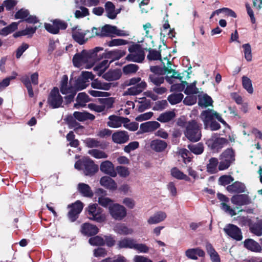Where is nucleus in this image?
<instances>
[{
  "label": "nucleus",
  "mask_w": 262,
  "mask_h": 262,
  "mask_svg": "<svg viewBox=\"0 0 262 262\" xmlns=\"http://www.w3.org/2000/svg\"><path fill=\"white\" fill-rule=\"evenodd\" d=\"M75 169L82 171L85 176H92L98 171V166L89 157H84L74 165Z\"/></svg>",
  "instance_id": "f03ea898"
},
{
  "label": "nucleus",
  "mask_w": 262,
  "mask_h": 262,
  "mask_svg": "<svg viewBox=\"0 0 262 262\" xmlns=\"http://www.w3.org/2000/svg\"><path fill=\"white\" fill-rule=\"evenodd\" d=\"M60 90L61 93L65 95L68 94L75 90L74 86H70L68 85V77L67 75H63L62 77Z\"/></svg>",
  "instance_id": "c756f323"
},
{
  "label": "nucleus",
  "mask_w": 262,
  "mask_h": 262,
  "mask_svg": "<svg viewBox=\"0 0 262 262\" xmlns=\"http://www.w3.org/2000/svg\"><path fill=\"white\" fill-rule=\"evenodd\" d=\"M167 217V214L163 211H158L150 216L147 221L149 225L157 224L163 222Z\"/></svg>",
  "instance_id": "aec40b11"
},
{
  "label": "nucleus",
  "mask_w": 262,
  "mask_h": 262,
  "mask_svg": "<svg viewBox=\"0 0 262 262\" xmlns=\"http://www.w3.org/2000/svg\"><path fill=\"white\" fill-rule=\"evenodd\" d=\"M100 169L103 173L110 175L111 177H115L117 176L114 165L110 161L106 160L101 162L100 165Z\"/></svg>",
  "instance_id": "2eb2a0df"
},
{
  "label": "nucleus",
  "mask_w": 262,
  "mask_h": 262,
  "mask_svg": "<svg viewBox=\"0 0 262 262\" xmlns=\"http://www.w3.org/2000/svg\"><path fill=\"white\" fill-rule=\"evenodd\" d=\"M89 242L92 246H101L104 244V238L99 236L91 237Z\"/></svg>",
  "instance_id": "052dcab7"
},
{
  "label": "nucleus",
  "mask_w": 262,
  "mask_h": 262,
  "mask_svg": "<svg viewBox=\"0 0 262 262\" xmlns=\"http://www.w3.org/2000/svg\"><path fill=\"white\" fill-rule=\"evenodd\" d=\"M171 174L173 177L179 180H189V178L187 175L185 174L176 167L172 168L171 169Z\"/></svg>",
  "instance_id": "c03bdc74"
},
{
  "label": "nucleus",
  "mask_w": 262,
  "mask_h": 262,
  "mask_svg": "<svg viewBox=\"0 0 262 262\" xmlns=\"http://www.w3.org/2000/svg\"><path fill=\"white\" fill-rule=\"evenodd\" d=\"M81 231L84 235L91 236L96 234L99 231V229L95 225L84 223L81 226Z\"/></svg>",
  "instance_id": "412c9836"
},
{
  "label": "nucleus",
  "mask_w": 262,
  "mask_h": 262,
  "mask_svg": "<svg viewBox=\"0 0 262 262\" xmlns=\"http://www.w3.org/2000/svg\"><path fill=\"white\" fill-rule=\"evenodd\" d=\"M147 86L146 82L141 81L136 85L128 88L124 92V95H137L142 92Z\"/></svg>",
  "instance_id": "f3484780"
},
{
  "label": "nucleus",
  "mask_w": 262,
  "mask_h": 262,
  "mask_svg": "<svg viewBox=\"0 0 262 262\" xmlns=\"http://www.w3.org/2000/svg\"><path fill=\"white\" fill-rule=\"evenodd\" d=\"M159 75H160L151 74L149 76V79L155 85H160L164 82V78L162 76H160Z\"/></svg>",
  "instance_id": "bf43d9fd"
},
{
  "label": "nucleus",
  "mask_w": 262,
  "mask_h": 262,
  "mask_svg": "<svg viewBox=\"0 0 262 262\" xmlns=\"http://www.w3.org/2000/svg\"><path fill=\"white\" fill-rule=\"evenodd\" d=\"M108 212L111 217L116 221H121L127 215L126 208L118 203H114L108 207Z\"/></svg>",
  "instance_id": "39448f33"
},
{
  "label": "nucleus",
  "mask_w": 262,
  "mask_h": 262,
  "mask_svg": "<svg viewBox=\"0 0 262 262\" xmlns=\"http://www.w3.org/2000/svg\"><path fill=\"white\" fill-rule=\"evenodd\" d=\"M160 126V124L157 121H148L141 123L137 134L152 132L158 129Z\"/></svg>",
  "instance_id": "ddd939ff"
},
{
  "label": "nucleus",
  "mask_w": 262,
  "mask_h": 262,
  "mask_svg": "<svg viewBox=\"0 0 262 262\" xmlns=\"http://www.w3.org/2000/svg\"><path fill=\"white\" fill-rule=\"evenodd\" d=\"M99 101L104 107V110H105V108H110L112 107L114 102V99L112 97H110L107 98L100 99Z\"/></svg>",
  "instance_id": "0e129e2a"
},
{
  "label": "nucleus",
  "mask_w": 262,
  "mask_h": 262,
  "mask_svg": "<svg viewBox=\"0 0 262 262\" xmlns=\"http://www.w3.org/2000/svg\"><path fill=\"white\" fill-rule=\"evenodd\" d=\"M21 81L26 87L29 96L33 97L34 96V93L29 77L28 76H23L21 78Z\"/></svg>",
  "instance_id": "8fccbe9b"
},
{
  "label": "nucleus",
  "mask_w": 262,
  "mask_h": 262,
  "mask_svg": "<svg viewBox=\"0 0 262 262\" xmlns=\"http://www.w3.org/2000/svg\"><path fill=\"white\" fill-rule=\"evenodd\" d=\"M121 76V72L119 70H110L102 75L103 78L109 81L119 79Z\"/></svg>",
  "instance_id": "7c9ffc66"
},
{
  "label": "nucleus",
  "mask_w": 262,
  "mask_h": 262,
  "mask_svg": "<svg viewBox=\"0 0 262 262\" xmlns=\"http://www.w3.org/2000/svg\"><path fill=\"white\" fill-rule=\"evenodd\" d=\"M88 154L96 159H106L107 158V155L103 151L98 149L89 150Z\"/></svg>",
  "instance_id": "de8ad7c7"
},
{
  "label": "nucleus",
  "mask_w": 262,
  "mask_h": 262,
  "mask_svg": "<svg viewBox=\"0 0 262 262\" xmlns=\"http://www.w3.org/2000/svg\"><path fill=\"white\" fill-rule=\"evenodd\" d=\"M185 255L190 259L196 260L198 256L204 257L205 252L200 248L188 249L185 251Z\"/></svg>",
  "instance_id": "4be33fe9"
},
{
  "label": "nucleus",
  "mask_w": 262,
  "mask_h": 262,
  "mask_svg": "<svg viewBox=\"0 0 262 262\" xmlns=\"http://www.w3.org/2000/svg\"><path fill=\"white\" fill-rule=\"evenodd\" d=\"M135 242L136 241L133 238L125 237L118 242L117 246L120 249L128 248L134 249Z\"/></svg>",
  "instance_id": "72a5a7b5"
},
{
  "label": "nucleus",
  "mask_w": 262,
  "mask_h": 262,
  "mask_svg": "<svg viewBox=\"0 0 262 262\" xmlns=\"http://www.w3.org/2000/svg\"><path fill=\"white\" fill-rule=\"evenodd\" d=\"M89 15L88 9L84 7H81L79 10H76L75 12V16L77 18L83 17Z\"/></svg>",
  "instance_id": "774afa93"
},
{
  "label": "nucleus",
  "mask_w": 262,
  "mask_h": 262,
  "mask_svg": "<svg viewBox=\"0 0 262 262\" xmlns=\"http://www.w3.org/2000/svg\"><path fill=\"white\" fill-rule=\"evenodd\" d=\"M190 150L196 155H199L203 152L204 148L202 144L198 143L188 145Z\"/></svg>",
  "instance_id": "4d7b16f0"
},
{
  "label": "nucleus",
  "mask_w": 262,
  "mask_h": 262,
  "mask_svg": "<svg viewBox=\"0 0 262 262\" xmlns=\"http://www.w3.org/2000/svg\"><path fill=\"white\" fill-rule=\"evenodd\" d=\"M100 185L110 190H116L117 188L116 183L114 180L108 176H103L100 180Z\"/></svg>",
  "instance_id": "b1692460"
},
{
  "label": "nucleus",
  "mask_w": 262,
  "mask_h": 262,
  "mask_svg": "<svg viewBox=\"0 0 262 262\" xmlns=\"http://www.w3.org/2000/svg\"><path fill=\"white\" fill-rule=\"evenodd\" d=\"M36 30V27H28L22 31L15 33V34H14V36L15 37H17L20 36L32 35L33 34L35 33Z\"/></svg>",
  "instance_id": "3c124183"
},
{
  "label": "nucleus",
  "mask_w": 262,
  "mask_h": 262,
  "mask_svg": "<svg viewBox=\"0 0 262 262\" xmlns=\"http://www.w3.org/2000/svg\"><path fill=\"white\" fill-rule=\"evenodd\" d=\"M113 141L116 144H123L129 140V136L127 132L124 130L116 131L112 136Z\"/></svg>",
  "instance_id": "dca6fc26"
},
{
  "label": "nucleus",
  "mask_w": 262,
  "mask_h": 262,
  "mask_svg": "<svg viewBox=\"0 0 262 262\" xmlns=\"http://www.w3.org/2000/svg\"><path fill=\"white\" fill-rule=\"evenodd\" d=\"M114 231L119 234L123 235H131L134 233V230L129 228L123 223H118L114 228Z\"/></svg>",
  "instance_id": "5701e85b"
},
{
  "label": "nucleus",
  "mask_w": 262,
  "mask_h": 262,
  "mask_svg": "<svg viewBox=\"0 0 262 262\" xmlns=\"http://www.w3.org/2000/svg\"><path fill=\"white\" fill-rule=\"evenodd\" d=\"M67 140L69 142V144L71 146L77 147L79 145V141L78 140L75 139V135L73 132H70L67 135Z\"/></svg>",
  "instance_id": "6e6d98bb"
},
{
  "label": "nucleus",
  "mask_w": 262,
  "mask_h": 262,
  "mask_svg": "<svg viewBox=\"0 0 262 262\" xmlns=\"http://www.w3.org/2000/svg\"><path fill=\"white\" fill-rule=\"evenodd\" d=\"M244 49V57L247 61L252 59L251 47L249 43H245L242 46Z\"/></svg>",
  "instance_id": "864d4df0"
},
{
  "label": "nucleus",
  "mask_w": 262,
  "mask_h": 262,
  "mask_svg": "<svg viewBox=\"0 0 262 262\" xmlns=\"http://www.w3.org/2000/svg\"><path fill=\"white\" fill-rule=\"evenodd\" d=\"M213 101L211 98L206 94L199 96V104L200 106L207 107L212 105Z\"/></svg>",
  "instance_id": "a19ab883"
},
{
  "label": "nucleus",
  "mask_w": 262,
  "mask_h": 262,
  "mask_svg": "<svg viewBox=\"0 0 262 262\" xmlns=\"http://www.w3.org/2000/svg\"><path fill=\"white\" fill-rule=\"evenodd\" d=\"M250 229L252 233L257 236H261L262 235V224H253L250 227Z\"/></svg>",
  "instance_id": "338daca9"
},
{
  "label": "nucleus",
  "mask_w": 262,
  "mask_h": 262,
  "mask_svg": "<svg viewBox=\"0 0 262 262\" xmlns=\"http://www.w3.org/2000/svg\"><path fill=\"white\" fill-rule=\"evenodd\" d=\"M221 158L227 160L230 164L235 160L234 151L231 149H227L221 156Z\"/></svg>",
  "instance_id": "09e8293b"
},
{
  "label": "nucleus",
  "mask_w": 262,
  "mask_h": 262,
  "mask_svg": "<svg viewBox=\"0 0 262 262\" xmlns=\"http://www.w3.org/2000/svg\"><path fill=\"white\" fill-rule=\"evenodd\" d=\"M231 202L238 206H242L249 203V199L247 195L241 194L233 196L231 199Z\"/></svg>",
  "instance_id": "2f4dec72"
},
{
  "label": "nucleus",
  "mask_w": 262,
  "mask_h": 262,
  "mask_svg": "<svg viewBox=\"0 0 262 262\" xmlns=\"http://www.w3.org/2000/svg\"><path fill=\"white\" fill-rule=\"evenodd\" d=\"M89 31L82 30L79 27H76L72 29V37L74 40L80 45L84 43L88 40L85 35Z\"/></svg>",
  "instance_id": "f8f14e48"
},
{
  "label": "nucleus",
  "mask_w": 262,
  "mask_h": 262,
  "mask_svg": "<svg viewBox=\"0 0 262 262\" xmlns=\"http://www.w3.org/2000/svg\"><path fill=\"white\" fill-rule=\"evenodd\" d=\"M226 143L227 141L225 139L217 138L215 136H212L207 141L208 146L210 147L212 149L217 150L221 148Z\"/></svg>",
  "instance_id": "a211bd4d"
},
{
  "label": "nucleus",
  "mask_w": 262,
  "mask_h": 262,
  "mask_svg": "<svg viewBox=\"0 0 262 262\" xmlns=\"http://www.w3.org/2000/svg\"><path fill=\"white\" fill-rule=\"evenodd\" d=\"M129 54L126 57L128 61L139 63L144 59V51L139 46H132L129 48Z\"/></svg>",
  "instance_id": "423d86ee"
},
{
  "label": "nucleus",
  "mask_w": 262,
  "mask_h": 262,
  "mask_svg": "<svg viewBox=\"0 0 262 262\" xmlns=\"http://www.w3.org/2000/svg\"><path fill=\"white\" fill-rule=\"evenodd\" d=\"M91 86L96 89H99L104 91H107L112 86V83L101 82L97 79L94 80L91 83Z\"/></svg>",
  "instance_id": "4c0bfd02"
},
{
  "label": "nucleus",
  "mask_w": 262,
  "mask_h": 262,
  "mask_svg": "<svg viewBox=\"0 0 262 262\" xmlns=\"http://www.w3.org/2000/svg\"><path fill=\"white\" fill-rule=\"evenodd\" d=\"M167 146L166 142L159 139L151 141L150 144V148L157 152H161L164 150Z\"/></svg>",
  "instance_id": "cd10ccee"
},
{
  "label": "nucleus",
  "mask_w": 262,
  "mask_h": 262,
  "mask_svg": "<svg viewBox=\"0 0 262 262\" xmlns=\"http://www.w3.org/2000/svg\"><path fill=\"white\" fill-rule=\"evenodd\" d=\"M225 232L230 237L237 241L243 239L241 230L236 226L233 224H228L224 228Z\"/></svg>",
  "instance_id": "9d476101"
},
{
  "label": "nucleus",
  "mask_w": 262,
  "mask_h": 262,
  "mask_svg": "<svg viewBox=\"0 0 262 262\" xmlns=\"http://www.w3.org/2000/svg\"><path fill=\"white\" fill-rule=\"evenodd\" d=\"M175 113L172 111L166 112L161 114L157 118V120L161 122H167L175 117Z\"/></svg>",
  "instance_id": "37998d69"
},
{
  "label": "nucleus",
  "mask_w": 262,
  "mask_h": 262,
  "mask_svg": "<svg viewBox=\"0 0 262 262\" xmlns=\"http://www.w3.org/2000/svg\"><path fill=\"white\" fill-rule=\"evenodd\" d=\"M205 248L212 262H221V259L219 254L213 248L211 244L207 243Z\"/></svg>",
  "instance_id": "c85d7f7f"
},
{
  "label": "nucleus",
  "mask_w": 262,
  "mask_h": 262,
  "mask_svg": "<svg viewBox=\"0 0 262 262\" xmlns=\"http://www.w3.org/2000/svg\"><path fill=\"white\" fill-rule=\"evenodd\" d=\"M48 103L53 108L62 106L63 98L60 95L57 88H54L51 91L48 99Z\"/></svg>",
  "instance_id": "6e6552de"
},
{
  "label": "nucleus",
  "mask_w": 262,
  "mask_h": 262,
  "mask_svg": "<svg viewBox=\"0 0 262 262\" xmlns=\"http://www.w3.org/2000/svg\"><path fill=\"white\" fill-rule=\"evenodd\" d=\"M88 218L99 223H105L106 221V214L103 209L97 204L91 203L85 208Z\"/></svg>",
  "instance_id": "7ed1b4c3"
},
{
  "label": "nucleus",
  "mask_w": 262,
  "mask_h": 262,
  "mask_svg": "<svg viewBox=\"0 0 262 262\" xmlns=\"http://www.w3.org/2000/svg\"><path fill=\"white\" fill-rule=\"evenodd\" d=\"M67 120L69 128H73L76 132L78 133L79 130H82L83 129V126L80 125L73 117L69 116Z\"/></svg>",
  "instance_id": "79ce46f5"
},
{
  "label": "nucleus",
  "mask_w": 262,
  "mask_h": 262,
  "mask_svg": "<svg viewBox=\"0 0 262 262\" xmlns=\"http://www.w3.org/2000/svg\"><path fill=\"white\" fill-rule=\"evenodd\" d=\"M96 194L98 197V202L100 205L104 207H108L113 204V201L111 199L106 197V191L102 189H98Z\"/></svg>",
  "instance_id": "4468645a"
},
{
  "label": "nucleus",
  "mask_w": 262,
  "mask_h": 262,
  "mask_svg": "<svg viewBox=\"0 0 262 262\" xmlns=\"http://www.w3.org/2000/svg\"><path fill=\"white\" fill-rule=\"evenodd\" d=\"M78 191L84 196L92 197L93 195V192L89 185L80 183L77 186Z\"/></svg>",
  "instance_id": "c9c22d12"
},
{
  "label": "nucleus",
  "mask_w": 262,
  "mask_h": 262,
  "mask_svg": "<svg viewBox=\"0 0 262 262\" xmlns=\"http://www.w3.org/2000/svg\"><path fill=\"white\" fill-rule=\"evenodd\" d=\"M73 116L75 119L79 121H83L88 119L92 120L95 119V116L87 112H75Z\"/></svg>",
  "instance_id": "58836bf2"
},
{
  "label": "nucleus",
  "mask_w": 262,
  "mask_h": 262,
  "mask_svg": "<svg viewBox=\"0 0 262 262\" xmlns=\"http://www.w3.org/2000/svg\"><path fill=\"white\" fill-rule=\"evenodd\" d=\"M68 207L71 208L68 213V217L71 222H74L83 208V203L79 201H77L74 203L69 205Z\"/></svg>",
  "instance_id": "9b49d317"
},
{
  "label": "nucleus",
  "mask_w": 262,
  "mask_h": 262,
  "mask_svg": "<svg viewBox=\"0 0 262 262\" xmlns=\"http://www.w3.org/2000/svg\"><path fill=\"white\" fill-rule=\"evenodd\" d=\"M124 121H127L125 118L117 116L115 115H112L108 117V121L107 122V125L112 128H118L123 124Z\"/></svg>",
  "instance_id": "6ab92c4d"
},
{
  "label": "nucleus",
  "mask_w": 262,
  "mask_h": 262,
  "mask_svg": "<svg viewBox=\"0 0 262 262\" xmlns=\"http://www.w3.org/2000/svg\"><path fill=\"white\" fill-rule=\"evenodd\" d=\"M106 16L110 19H115L120 10H116L115 5L111 2H107L105 4Z\"/></svg>",
  "instance_id": "a878e982"
},
{
  "label": "nucleus",
  "mask_w": 262,
  "mask_h": 262,
  "mask_svg": "<svg viewBox=\"0 0 262 262\" xmlns=\"http://www.w3.org/2000/svg\"><path fill=\"white\" fill-rule=\"evenodd\" d=\"M139 69L137 65L135 64H129L124 66L123 68L124 73L126 74L136 73Z\"/></svg>",
  "instance_id": "680f3d73"
},
{
  "label": "nucleus",
  "mask_w": 262,
  "mask_h": 262,
  "mask_svg": "<svg viewBox=\"0 0 262 262\" xmlns=\"http://www.w3.org/2000/svg\"><path fill=\"white\" fill-rule=\"evenodd\" d=\"M96 54L83 51L74 55L73 62L75 67L85 69L92 68L96 62Z\"/></svg>",
  "instance_id": "f257e3e1"
},
{
  "label": "nucleus",
  "mask_w": 262,
  "mask_h": 262,
  "mask_svg": "<svg viewBox=\"0 0 262 262\" xmlns=\"http://www.w3.org/2000/svg\"><path fill=\"white\" fill-rule=\"evenodd\" d=\"M242 84L244 88L249 94H252L253 93V88L252 81L249 78L246 76L242 77Z\"/></svg>",
  "instance_id": "a18cd8bd"
},
{
  "label": "nucleus",
  "mask_w": 262,
  "mask_h": 262,
  "mask_svg": "<svg viewBox=\"0 0 262 262\" xmlns=\"http://www.w3.org/2000/svg\"><path fill=\"white\" fill-rule=\"evenodd\" d=\"M217 198L220 201L223 202L221 205L222 209L224 211L229 213L232 216L236 215L235 211L225 203L228 201V199L225 195L221 193H218Z\"/></svg>",
  "instance_id": "393cba45"
},
{
  "label": "nucleus",
  "mask_w": 262,
  "mask_h": 262,
  "mask_svg": "<svg viewBox=\"0 0 262 262\" xmlns=\"http://www.w3.org/2000/svg\"><path fill=\"white\" fill-rule=\"evenodd\" d=\"M102 36H108L116 35L119 36H126L129 35V32L127 31L120 30L117 27L106 25L101 28Z\"/></svg>",
  "instance_id": "1a4fd4ad"
},
{
  "label": "nucleus",
  "mask_w": 262,
  "mask_h": 262,
  "mask_svg": "<svg viewBox=\"0 0 262 262\" xmlns=\"http://www.w3.org/2000/svg\"><path fill=\"white\" fill-rule=\"evenodd\" d=\"M212 110H207L203 111L201 115L200 118L202 120L204 124L205 128L208 129L209 127V124L212 121L213 118Z\"/></svg>",
  "instance_id": "bb28decb"
},
{
  "label": "nucleus",
  "mask_w": 262,
  "mask_h": 262,
  "mask_svg": "<svg viewBox=\"0 0 262 262\" xmlns=\"http://www.w3.org/2000/svg\"><path fill=\"white\" fill-rule=\"evenodd\" d=\"M162 64L163 65V72H164V74H171L172 75L171 76H167L165 77V79L166 81L171 84L173 83L172 78L178 79L180 80H182L183 77L181 76L180 74H178L174 69L172 68V64L169 60L167 59V58H164L163 60H161Z\"/></svg>",
  "instance_id": "0eeeda50"
},
{
  "label": "nucleus",
  "mask_w": 262,
  "mask_h": 262,
  "mask_svg": "<svg viewBox=\"0 0 262 262\" xmlns=\"http://www.w3.org/2000/svg\"><path fill=\"white\" fill-rule=\"evenodd\" d=\"M88 85V84L87 82H85V81H84L81 78L79 77L76 81L74 88L77 92L78 91H80L86 88Z\"/></svg>",
  "instance_id": "e2e57ef3"
},
{
  "label": "nucleus",
  "mask_w": 262,
  "mask_h": 262,
  "mask_svg": "<svg viewBox=\"0 0 262 262\" xmlns=\"http://www.w3.org/2000/svg\"><path fill=\"white\" fill-rule=\"evenodd\" d=\"M245 185L239 182H235L227 187V190L230 192L242 193L245 191Z\"/></svg>",
  "instance_id": "473e14b6"
},
{
  "label": "nucleus",
  "mask_w": 262,
  "mask_h": 262,
  "mask_svg": "<svg viewBox=\"0 0 262 262\" xmlns=\"http://www.w3.org/2000/svg\"><path fill=\"white\" fill-rule=\"evenodd\" d=\"M89 101V96L85 93H80L77 97L76 103L74 104V106L77 108L84 107L85 106L86 103Z\"/></svg>",
  "instance_id": "e433bc0d"
},
{
  "label": "nucleus",
  "mask_w": 262,
  "mask_h": 262,
  "mask_svg": "<svg viewBox=\"0 0 262 262\" xmlns=\"http://www.w3.org/2000/svg\"><path fill=\"white\" fill-rule=\"evenodd\" d=\"M127 121H124L123 122V126L126 129L130 131H136L138 128V123L136 122H129V120L128 118H125Z\"/></svg>",
  "instance_id": "69168bd1"
},
{
  "label": "nucleus",
  "mask_w": 262,
  "mask_h": 262,
  "mask_svg": "<svg viewBox=\"0 0 262 262\" xmlns=\"http://www.w3.org/2000/svg\"><path fill=\"white\" fill-rule=\"evenodd\" d=\"M244 246L247 249L253 252H258L261 250L259 244L252 239H246L244 242Z\"/></svg>",
  "instance_id": "f704fd0d"
},
{
  "label": "nucleus",
  "mask_w": 262,
  "mask_h": 262,
  "mask_svg": "<svg viewBox=\"0 0 262 262\" xmlns=\"http://www.w3.org/2000/svg\"><path fill=\"white\" fill-rule=\"evenodd\" d=\"M185 135L187 138L192 142L198 141L201 137V125L195 121L192 120L185 124Z\"/></svg>",
  "instance_id": "20e7f679"
},
{
  "label": "nucleus",
  "mask_w": 262,
  "mask_h": 262,
  "mask_svg": "<svg viewBox=\"0 0 262 262\" xmlns=\"http://www.w3.org/2000/svg\"><path fill=\"white\" fill-rule=\"evenodd\" d=\"M18 26V23L13 22L8 26L5 27L0 30V35L6 36L15 31Z\"/></svg>",
  "instance_id": "49530a36"
},
{
  "label": "nucleus",
  "mask_w": 262,
  "mask_h": 262,
  "mask_svg": "<svg viewBox=\"0 0 262 262\" xmlns=\"http://www.w3.org/2000/svg\"><path fill=\"white\" fill-rule=\"evenodd\" d=\"M110 62L107 60H104L100 63L96 65L94 70L95 71L98 76H100L108 68Z\"/></svg>",
  "instance_id": "ea45409f"
},
{
  "label": "nucleus",
  "mask_w": 262,
  "mask_h": 262,
  "mask_svg": "<svg viewBox=\"0 0 262 262\" xmlns=\"http://www.w3.org/2000/svg\"><path fill=\"white\" fill-rule=\"evenodd\" d=\"M183 98L182 93L172 94L168 97V100L171 104H176L181 101Z\"/></svg>",
  "instance_id": "603ef678"
},
{
  "label": "nucleus",
  "mask_w": 262,
  "mask_h": 262,
  "mask_svg": "<svg viewBox=\"0 0 262 262\" xmlns=\"http://www.w3.org/2000/svg\"><path fill=\"white\" fill-rule=\"evenodd\" d=\"M218 160L215 158H212L209 160V163L207 164V170L208 172L213 173L216 171Z\"/></svg>",
  "instance_id": "5fc2aeb1"
},
{
  "label": "nucleus",
  "mask_w": 262,
  "mask_h": 262,
  "mask_svg": "<svg viewBox=\"0 0 262 262\" xmlns=\"http://www.w3.org/2000/svg\"><path fill=\"white\" fill-rule=\"evenodd\" d=\"M84 143L89 148L98 147L101 145L100 141L94 138H87L84 140Z\"/></svg>",
  "instance_id": "13d9d810"
}]
</instances>
